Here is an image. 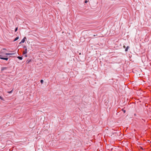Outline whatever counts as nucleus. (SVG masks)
<instances>
[{
    "instance_id": "f257e3e1",
    "label": "nucleus",
    "mask_w": 151,
    "mask_h": 151,
    "mask_svg": "<svg viewBox=\"0 0 151 151\" xmlns=\"http://www.w3.org/2000/svg\"><path fill=\"white\" fill-rule=\"evenodd\" d=\"M2 51H4L5 52V54L6 55H13L14 54V53H7L6 52L7 51V50L5 49H3V50Z\"/></svg>"
},
{
    "instance_id": "f03ea898",
    "label": "nucleus",
    "mask_w": 151,
    "mask_h": 151,
    "mask_svg": "<svg viewBox=\"0 0 151 151\" xmlns=\"http://www.w3.org/2000/svg\"><path fill=\"white\" fill-rule=\"evenodd\" d=\"M27 53V49L26 48L25 49V50L23 51V55L26 54L25 55V57H27V55H26V54Z\"/></svg>"
},
{
    "instance_id": "7ed1b4c3",
    "label": "nucleus",
    "mask_w": 151,
    "mask_h": 151,
    "mask_svg": "<svg viewBox=\"0 0 151 151\" xmlns=\"http://www.w3.org/2000/svg\"><path fill=\"white\" fill-rule=\"evenodd\" d=\"M3 55H1V59L7 60H8V58H4L3 57Z\"/></svg>"
},
{
    "instance_id": "20e7f679",
    "label": "nucleus",
    "mask_w": 151,
    "mask_h": 151,
    "mask_svg": "<svg viewBox=\"0 0 151 151\" xmlns=\"http://www.w3.org/2000/svg\"><path fill=\"white\" fill-rule=\"evenodd\" d=\"M26 37H24L23 39L20 42L19 44H20L22 43H24V42L26 40Z\"/></svg>"
},
{
    "instance_id": "39448f33",
    "label": "nucleus",
    "mask_w": 151,
    "mask_h": 151,
    "mask_svg": "<svg viewBox=\"0 0 151 151\" xmlns=\"http://www.w3.org/2000/svg\"><path fill=\"white\" fill-rule=\"evenodd\" d=\"M3 50V49H2L1 50V53L2 54V55H5V51H2Z\"/></svg>"
},
{
    "instance_id": "423d86ee",
    "label": "nucleus",
    "mask_w": 151,
    "mask_h": 151,
    "mask_svg": "<svg viewBox=\"0 0 151 151\" xmlns=\"http://www.w3.org/2000/svg\"><path fill=\"white\" fill-rule=\"evenodd\" d=\"M19 38V37H16L15 39L14 40V41H16L17 40H18Z\"/></svg>"
},
{
    "instance_id": "0eeeda50",
    "label": "nucleus",
    "mask_w": 151,
    "mask_h": 151,
    "mask_svg": "<svg viewBox=\"0 0 151 151\" xmlns=\"http://www.w3.org/2000/svg\"><path fill=\"white\" fill-rule=\"evenodd\" d=\"M17 58H18L19 59H20V60H22V57L18 56V57H17Z\"/></svg>"
},
{
    "instance_id": "6e6552de",
    "label": "nucleus",
    "mask_w": 151,
    "mask_h": 151,
    "mask_svg": "<svg viewBox=\"0 0 151 151\" xmlns=\"http://www.w3.org/2000/svg\"><path fill=\"white\" fill-rule=\"evenodd\" d=\"M128 48H129V46H127V47L126 48V49H125V51H126H126H127V50H128Z\"/></svg>"
},
{
    "instance_id": "1a4fd4ad",
    "label": "nucleus",
    "mask_w": 151,
    "mask_h": 151,
    "mask_svg": "<svg viewBox=\"0 0 151 151\" xmlns=\"http://www.w3.org/2000/svg\"><path fill=\"white\" fill-rule=\"evenodd\" d=\"M31 61V60H28L27 61V63H29Z\"/></svg>"
},
{
    "instance_id": "9d476101",
    "label": "nucleus",
    "mask_w": 151,
    "mask_h": 151,
    "mask_svg": "<svg viewBox=\"0 0 151 151\" xmlns=\"http://www.w3.org/2000/svg\"><path fill=\"white\" fill-rule=\"evenodd\" d=\"M17 29H18V27H17L16 28V29H15V32H16L17 30Z\"/></svg>"
},
{
    "instance_id": "9b49d317",
    "label": "nucleus",
    "mask_w": 151,
    "mask_h": 151,
    "mask_svg": "<svg viewBox=\"0 0 151 151\" xmlns=\"http://www.w3.org/2000/svg\"><path fill=\"white\" fill-rule=\"evenodd\" d=\"M40 82H41V83H43V81L42 80H41L40 81Z\"/></svg>"
},
{
    "instance_id": "f8f14e48",
    "label": "nucleus",
    "mask_w": 151,
    "mask_h": 151,
    "mask_svg": "<svg viewBox=\"0 0 151 151\" xmlns=\"http://www.w3.org/2000/svg\"><path fill=\"white\" fill-rule=\"evenodd\" d=\"M12 90L11 91H8V93H11L12 92Z\"/></svg>"
},
{
    "instance_id": "ddd939ff",
    "label": "nucleus",
    "mask_w": 151,
    "mask_h": 151,
    "mask_svg": "<svg viewBox=\"0 0 151 151\" xmlns=\"http://www.w3.org/2000/svg\"><path fill=\"white\" fill-rule=\"evenodd\" d=\"M23 48H24L25 49L26 48H27V47L26 46H24L23 47Z\"/></svg>"
},
{
    "instance_id": "4468645a",
    "label": "nucleus",
    "mask_w": 151,
    "mask_h": 151,
    "mask_svg": "<svg viewBox=\"0 0 151 151\" xmlns=\"http://www.w3.org/2000/svg\"><path fill=\"white\" fill-rule=\"evenodd\" d=\"M87 2H88V1H87V0H86V1H85V3H87Z\"/></svg>"
},
{
    "instance_id": "2eb2a0df",
    "label": "nucleus",
    "mask_w": 151,
    "mask_h": 151,
    "mask_svg": "<svg viewBox=\"0 0 151 151\" xmlns=\"http://www.w3.org/2000/svg\"><path fill=\"white\" fill-rule=\"evenodd\" d=\"M123 47H124V48H126V46H125L124 45V46H123Z\"/></svg>"
},
{
    "instance_id": "dca6fc26",
    "label": "nucleus",
    "mask_w": 151,
    "mask_h": 151,
    "mask_svg": "<svg viewBox=\"0 0 151 151\" xmlns=\"http://www.w3.org/2000/svg\"><path fill=\"white\" fill-rule=\"evenodd\" d=\"M0 99H2V98H1V97Z\"/></svg>"
},
{
    "instance_id": "f3484780",
    "label": "nucleus",
    "mask_w": 151,
    "mask_h": 151,
    "mask_svg": "<svg viewBox=\"0 0 151 151\" xmlns=\"http://www.w3.org/2000/svg\"><path fill=\"white\" fill-rule=\"evenodd\" d=\"M125 111H124V113H125Z\"/></svg>"
}]
</instances>
